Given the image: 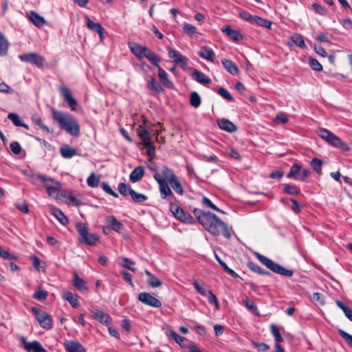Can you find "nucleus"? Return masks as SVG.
<instances>
[{
  "label": "nucleus",
  "mask_w": 352,
  "mask_h": 352,
  "mask_svg": "<svg viewBox=\"0 0 352 352\" xmlns=\"http://www.w3.org/2000/svg\"><path fill=\"white\" fill-rule=\"evenodd\" d=\"M193 213L199 223L210 233L214 236L222 233L226 238L230 239L231 233L228 227L216 214L198 208H195Z\"/></svg>",
  "instance_id": "1"
},
{
  "label": "nucleus",
  "mask_w": 352,
  "mask_h": 352,
  "mask_svg": "<svg viewBox=\"0 0 352 352\" xmlns=\"http://www.w3.org/2000/svg\"><path fill=\"white\" fill-rule=\"evenodd\" d=\"M176 177L173 170L166 166L162 167V174L155 171L153 177L159 184L160 195L162 199H166L168 197H170L171 199L175 198L174 194L168 186V183L171 182Z\"/></svg>",
  "instance_id": "2"
},
{
  "label": "nucleus",
  "mask_w": 352,
  "mask_h": 352,
  "mask_svg": "<svg viewBox=\"0 0 352 352\" xmlns=\"http://www.w3.org/2000/svg\"><path fill=\"white\" fill-rule=\"evenodd\" d=\"M52 117L58 126L69 134L77 136L80 133L79 124L71 115L59 111H53Z\"/></svg>",
  "instance_id": "3"
},
{
  "label": "nucleus",
  "mask_w": 352,
  "mask_h": 352,
  "mask_svg": "<svg viewBox=\"0 0 352 352\" xmlns=\"http://www.w3.org/2000/svg\"><path fill=\"white\" fill-rule=\"evenodd\" d=\"M31 177L35 180H40L44 184L49 196L55 199H59L60 192L62 188V184L60 182L55 181L50 177L39 173L32 175Z\"/></svg>",
  "instance_id": "4"
},
{
  "label": "nucleus",
  "mask_w": 352,
  "mask_h": 352,
  "mask_svg": "<svg viewBox=\"0 0 352 352\" xmlns=\"http://www.w3.org/2000/svg\"><path fill=\"white\" fill-rule=\"evenodd\" d=\"M131 52L138 58H146L151 64L157 65V62L161 61V57L155 54L148 47L135 43L130 47Z\"/></svg>",
  "instance_id": "5"
},
{
  "label": "nucleus",
  "mask_w": 352,
  "mask_h": 352,
  "mask_svg": "<svg viewBox=\"0 0 352 352\" xmlns=\"http://www.w3.org/2000/svg\"><path fill=\"white\" fill-rule=\"evenodd\" d=\"M254 256L262 264L265 265L272 272L286 277H291L293 276V271L287 270L280 265L276 263L272 260L261 254L260 253L255 252Z\"/></svg>",
  "instance_id": "6"
},
{
  "label": "nucleus",
  "mask_w": 352,
  "mask_h": 352,
  "mask_svg": "<svg viewBox=\"0 0 352 352\" xmlns=\"http://www.w3.org/2000/svg\"><path fill=\"white\" fill-rule=\"evenodd\" d=\"M76 229L80 234V242L88 245L94 246L99 241V236L88 231V227L82 223L76 224Z\"/></svg>",
  "instance_id": "7"
},
{
  "label": "nucleus",
  "mask_w": 352,
  "mask_h": 352,
  "mask_svg": "<svg viewBox=\"0 0 352 352\" xmlns=\"http://www.w3.org/2000/svg\"><path fill=\"white\" fill-rule=\"evenodd\" d=\"M318 135L335 147L341 148L345 151L349 149L348 145L344 143L339 137L326 129H320Z\"/></svg>",
  "instance_id": "8"
},
{
  "label": "nucleus",
  "mask_w": 352,
  "mask_h": 352,
  "mask_svg": "<svg viewBox=\"0 0 352 352\" xmlns=\"http://www.w3.org/2000/svg\"><path fill=\"white\" fill-rule=\"evenodd\" d=\"M32 311L43 328L46 329L52 328V320L50 314L36 307L32 308Z\"/></svg>",
  "instance_id": "9"
},
{
  "label": "nucleus",
  "mask_w": 352,
  "mask_h": 352,
  "mask_svg": "<svg viewBox=\"0 0 352 352\" xmlns=\"http://www.w3.org/2000/svg\"><path fill=\"white\" fill-rule=\"evenodd\" d=\"M170 210L174 217L178 220L186 223H194V219L192 216L188 212L184 211L183 209L176 204L171 202L170 204Z\"/></svg>",
  "instance_id": "10"
},
{
  "label": "nucleus",
  "mask_w": 352,
  "mask_h": 352,
  "mask_svg": "<svg viewBox=\"0 0 352 352\" xmlns=\"http://www.w3.org/2000/svg\"><path fill=\"white\" fill-rule=\"evenodd\" d=\"M19 58L23 62L34 65L38 67H42L45 60L43 56L34 52L20 54L19 56Z\"/></svg>",
  "instance_id": "11"
},
{
  "label": "nucleus",
  "mask_w": 352,
  "mask_h": 352,
  "mask_svg": "<svg viewBox=\"0 0 352 352\" xmlns=\"http://www.w3.org/2000/svg\"><path fill=\"white\" fill-rule=\"evenodd\" d=\"M20 340L27 352H47V350L37 340L28 342L24 336H21Z\"/></svg>",
  "instance_id": "12"
},
{
  "label": "nucleus",
  "mask_w": 352,
  "mask_h": 352,
  "mask_svg": "<svg viewBox=\"0 0 352 352\" xmlns=\"http://www.w3.org/2000/svg\"><path fill=\"white\" fill-rule=\"evenodd\" d=\"M168 56L174 60L175 64L179 65L184 69H188V59L179 52L168 47Z\"/></svg>",
  "instance_id": "13"
},
{
  "label": "nucleus",
  "mask_w": 352,
  "mask_h": 352,
  "mask_svg": "<svg viewBox=\"0 0 352 352\" xmlns=\"http://www.w3.org/2000/svg\"><path fill=\"white\" fill-rule=\"evenodd\" d=\"M138 300L142 303L153 307L159 308L162 306V302L160 300L147 292L140 293Z\"/></svg>",
  "instance_id": "14"
},
{
  "label": "nucleus",
  "mask_w": 352,
  "mask_h": 352,
  "mask_svg": "<svg viewBox=\"0 0 352 352\" xmlns=\"http://www.w3.org/2000/svg\"><path fill=\"white\" fill-rule=\"evenodd\" d=\"M85 23L87 27L91 31L96 32L100 36V41H102L104 38V33L105 32L104 28L99 23H95L92 21L89 16H85Z\"/></svg>",
  "instance_id": "15"
},
{
  "label": "nucleus",
  "mask_w": 352,
  "mask_h": 352,
  "mask_svg": "<svg viewBox=\"0 0 352 352\" xmlns=\"http://www.w3.org/2000/svg\"><path fill=\"white\" fill-rule=\"evenodd\" d=\"M59 90L61 93L62 96L64 98V100L67 102L68 105L72 109V110H75L77 102L76 99L72 96L70 90L65 86L60 87L59 88Z\"/></svg>",
  "instance_id": "16"
},
{
  "label": "nucleus",
  "mask_w": 352,
  "mask_h": 352,
  "mask_svg": "<svg viewBox=\"0 0 352 352\" xmlns=\"http://www.w3.org/2000/svg\"><path fill=\"white\" fill-rule=\"evenodd\" d=\"M159 63L157 62V65H153L157 68L158 77L161 83L169 89H173L174 84L169 80L167 72L160 66Z\"/></svg>",
  "instance_id": "17"
},
{
  "label": "nucleus",
  "mask_w": 352,
  "mask_h": 352,
  "mask_svg": "<svg viewBox=\"0 0 352 352\" xmlns=\"http://www.w3.org/2000/svg\"><path fill=\"white\" fill-rule=\"evenodd\" d=\"M27 17L37 28H41L47 23L45 19L35 11L27 13Z\"/></svg>",
  "instance_id": "18"
},
{
  "label": "nucleus",
  "mask_w": 352,
  "mask_h": 352,
  "mask_svg": "<svg viewBox=\"0 0 352 352\" xmlns=\"http://www.w3.org/2000/svg\"><path fill=\"white\" fill-rule=\"evenodd\" d=\"M91 316L102 324L109 325L112 322L111 317L102 310L94 312Z\"/></svg>",
  "instance_id": "19"
},
{
  "label": "nucleus",
  "mask_w": 352,
  "mask_h": 352,
  "mask_svg": "<svg viewBox=\"0 0 352 352\" xmlns=\"http://www.w3.org/2000/svg\"><path fill=\"white\" fill-rule=\"evenodd\" d=\"M165 333L169 340H173L181 346L186 347V346L184 344V342L186 340V338L182 337L177 334L175 331L170 328L165 329Z\"/></svg>",
  "instance_id": "20"
},
{
  "label": "nucleus",
  "mask_w": 352,
  "mask_h": 352,
  "mask_svg": "<svg viewBox=\"0 0 352 352\" xmlns=\"http://www.w3.org/2000/svg\"><path fill=\"white\" fill-rule=\"evenodd\" d=\"M67 352H86L82 345L77 341H67L64 344Z\"/></svg>",
  "instance_id": "21"
},
{
  "label": "nucleus",
  "mask_w": 352,
  "mask_h": 352,
  "mask_svg": "<svg viewBox=\"0 0 352 352\" xmlns=\"http://www.w3.org/2000/svg\"><path fill=\"white\" fill-rule=\"evenodd\" d=\"M72 285L80 292L87 291L88 289L87 282L80 278L76 272L73 274Z\"/></svg>",
  "instance_id": "22"
},
{
  "label": "nucleus",
  "mask_w": 352,
  "mask_h": 352,
  "mask_svg": "<svg viewBox=\"0 0 352 352\" xmlns=\"http://www.w3.org/2000/svg\"><path fill=\"white\" fill-rule=\"evenodd\" d=\"M192 77L193 78V79H195L199 83L202 84V85H208L211 82V79L209 77H208L203 72H201L199 70H197V69H192Z\"/></svg>",
  "instance_id": "23"
},
{
  "label": "nucleus",
  "mask_w": 352,
  "mask_h": 352,
  "mask_svg": "<svg viewBox=\"0 0 352 352\" xmlns=\"http://www.w3.org/2000/svg\"><path fill=\"white\" fill-rule=\"evenodd\" d=\"M63 298L65 300L68 301L72 307H77L79 306L78 300L80 296L76 294H74L69 291H64L63 292Z\"/></svg>",
  "instance_id": "24"
},
{
  "label": "nucleus",
  "mask_w": 352,
  "mask_h": 352,
  "mask_svg": "<svg viewBox=\"0 0 352 352\" xmlns=\"http://www.w3.org/2000/svg\"><path fill=\"white\" fill-rule=\"evenodd\" d=\"M198 55L208 61L212 63L214 62L215 54L214 51L210 47L206 46L202 47L198 52Z\"/></svg>",
  "instance_id": "25"
},
{
  "label": "nucleus",
  "mask_w": 352,
  "mask_h": 352,
  "mask_svg": "<svg viewBox=\"0 0 352 352\" xmlns=\"http://www.w3.org/2000/svg\"><path fill=\"white\" fill-rule=\"evenodd\" d=\"M221 31L230 38L238 41L242 38L241 34L236 30H233L230 25L223 27Z\"/></svg>",
  "instance_id": "26"
},
{
  "label": "nucleus",
  "mask_w": 352,
  "mask_h": 352,
  "mask_svg": "<svg viewBox=\"0 0 352 352\" xmlns=\"http://www.w3.org/2000/svg\"><path fill=\"white\" fill-rule=\"evenodd\" d=\"M218 125L220 129L232 133L237 130L236 126L231 121L227 119H221L218 122Z\"/></svg>",
  "instance_id": "27"
},
{
  "label": "nucleus",
  "mask_w": 352,
  "mask_h": 352,
  "mask_svg": "<svg viewBox=\"0 0 352 352\" xmlns=\"http://www.w3.org/2000/svg\"><path fill=\"white\" fill-rule=\"evenodd\" d=\"M144 175V169L142 166L135 168L130 174L129 179L131 182L135 183L140 181Z\"/></svg>",
  "instance_id": "28"
},
{
  "label": "nucleus",
  "mask_w": 352,
  "mask_h": 352,
  "mask_svg": "<svg viewBox=\"0 0 352 352\" xmlns=\"http://www.w3.org/2000/svg\"><path fill=\"white\" fill-rule=\"evenodd\" d=\"M221 63L224 68L232 75L239 74V69L236 65L229 59L223 58Z\"/></svg>",
  "instance_id": "29"
},
{
  "label": "nucleus",
  "mask_w": 352,
  "mask_h": 352,
  "mask_svg": "<svg viewBox=\"0 0 352 352\" xmlns=\"http://www.w3.org/2000/svg\"><path fill=\"white\" fill-rule=\"evenodd\" d=\"M109 226L117 232H120L124 228V225L120 222L114 216H109L107 219Z\"/></svg>",
  "instance_id": "30"
},
{
  "label": "nucleus",
  "mask_w": 352,
  "mask_h": 352,
  "mask_svg": "<svg viewBox=\"0 0 352 352\" xmlns=\"http://www.w3.org/2000/svg\"><path fill=\"white\" fill-rule=\"evenodd\" d=\"M137 133L141 139L142 144L152 142L150 132L142 125L138 126L137 129Z\"/></svg>",
  "instance_id": "31"
},
{
  "label": "nucleus",
  "mask_w": 352,
  "mask_h": 352,
  "mask_svg": "<svg viewBox=\"0 0 352 352\" xmlns=\"http://www.w3.org/2000/svg\"><path fill=\"white\" fill-rule=\"evenodd\" d=\"M251 24L257 25L258 26L266 28L270 30L271 26H272V21H270L267 19L261 18L258 16L254 15V17H253Z\"/></svg>",
  "instance_id": "32"
},
{
  "label": "nucleus",
  "mask_w": 352,
  "mask_h": 352,
  "mask_svg": "<svg viewBox=\"0 0 352 352\" xmlns=\"http://www.w3.org/2000/svg\"><path fill=\"white\" fill-rule=\"evenodd\" d=\"M147 87L148 89L155 91L157 93H161L164 91L162 87L152 76L148 77V80L147 81Z\"/></svg>",
  "instance_id": "33"
},
{
  "label": "nucleus",
  "mask_w": 352,
  "mask_h": 352,
  "mask_svg": "<svg viewBox=\"0 0 352 352\" xmlns=\"http://www.w3.org/2000/svg\"><path fill=\"white\" fill-rule=\"evenodd\" d=\"M9 48V43L4 34L0 30V56H6Z\"/></svg>",
  "instance_id": "34"
},
{
  "label": "nucleus",
  "mask_w": 352,
  "mask_h": 352,
  "mask_svg": "<svg viewBox=\"0 0 352 352\" xmlns=\"http://www.w3.org/2000/svg\"><path fill=\"white\" fill-rule=\"evenodd\" d=\"M60 153L64 158H71L77 154V151L67 145L62 146Z\"/></svg>",
  "instance_id": "35"
},
{
  "label": "nucleus",
  "mask_w": 352,
  "mask_h": 352,
  "mask_svg": "<svg viewBox=\"0 0 352 352\" xmlns=\"http://www.w3.org/2000/svg\"><path fill=\"white\" fill-rule=\"evenodd\" d=\"M51 212L63 225L68 223L67 218L60 209L52 208Z\"/></svg>",
  "instance_id": "36"
},
{
  "label": "nucleus",
  "mask_w": 352,
  "mask_h": 352,
  "mask_svg": "<svg viewBox=\"0 0 352 352\" xmlns=\"http://www.w3.org/2000/svg\"><path fill=\"white\" fill-rule=\"evenodd\" d=\"M301 171V166L298 164H294L290 168L289 172L287 174V177L294 178L298 179L300 173Z\"/></svg>",
  "instance_id": "37"
},
{
  "label": "nucleus",
  "mask_w": 352,
  "mask_h": 352,
  "mask_svg": "<svg viewBox=\"0 0 352 352\" xmlns=\"http://www.w3.org/2000/svg\"><path fill=\"white\" fill-rule=\"evenodd\" d=\"M248 267L253 272L261 274V275H270V272L265 271L262 269L260 266H258L256 263L254 262H249L248 263Z\"/></svg>",
  "instance_id": "38"
},
{
  "label": "nucleus",
  "mask_w": 352,
  "mask_h": 352,
  "mask_svg": "<svg viewBox=\"0 0 352 352\" xmlns=\"http://www.w3.org/2000/svg\"><path fill=\"white\" fill-rule=\"evenodd\" d=\"M173 189L179 195H182L184 194L183 187L178 180L177 177L173 179L171 182H169Z\"/></svg>",
  "instance_id": "39"
},
{
  "label": "nucleus",
  "mask_w": 352,
  "mask_h": 352,
  "mask_svg": "<svg viewBox=\"0 0 352 352\" xmlns=\"http://www.w3.org/2000/svg\"><path fill=\"white\" fill-rule=\"evenodd\" d=\"M292 42L300 48H305L306 45L305 43L304 37L300 34H294L291 36Z\"/></svg>",
  "instance_id": "40"
},
{
  "label": "nucleus",
  "mask_w": 352,
  "mask_h": 352,
  "mask_svg": "<svg viewBox=\"0 0 352 352\" xmlns=\"http://www.w3.org/2000/svg\"><path fill=\"white\" fill-rule=\"evenodd\" d=\"M283 191L291 195H297L300 193V189L296 186L289 184H285Z\"/></svg>",
  "instance_id": "41"
},
{
  "label": "nucleus",
  "mask_w": 352,
  "mask_h": 352,
  "mask_svg": "<svg viewBox=\"0 0 352 352\" xmlns=\"http://www.w3.org/2000/svg\"><path fill=\"white\" fill-rule=\"evenodd\" d=\"M190 104L195 108H197L200 106L201 98L197 92L193 91L190 94Z\"/></svg>",
  "instance_id": "42"
},
{
  "label": "nucleus",
  "mask_w": 352,
  "mask_h": 352,
  "mask_svg": "<svg viewBox=\"0 0 352 352\" xmlns=\"http://www.w3.org/2000/svg\"><path fill=\"white\" fill-rule=\"evenodd\" d=\"M323 164V162L318 158H314L311 161V166L312 168L318 174H322V165Z\"/></svg>",
  "instance_id": "43"
},
{
  "label": "nucleus",
  "mask_w": 352,
  "mask_h": 352,
  "mask_svg": "<svg viewBox=\"0 0 352 352\" xmlns=\"http://www.w3.org/2000/svg\"><path fill=\"white\" fill-rule=\"evenodd\" d=\"M118 190L120 193L123 196H131L133 189L131 188L130 186L124 183H120L118 185Z\"/></svg>",
  "instance_id": "44"
},
{
  "label": "nucleus",
  "mask_w": 352,
  "mask_h": 352,
  "mask_svg": "<svg viewBox=\"0 0 352 352\" xmlns=\"http://www.w3.org/2000/svg\"><path fill=\"white\" fill-rule=\"evenodd\" d=\"M131 197L133 201L138 203L144 202L147 199V197L145 195L137 192L134 190H133Z\"/></svg>",
  "instance_id": "45"
},
{
  "label": "nucleus",
  "mask_w": 352,
  "mask_h": 352,
  "mask_svg": "<svg viewBox=\"0 0 352 352\" xmlns=\"http://www.w3.org/2000/svg\"><path fill=\"white\" fill-rule=\"evenodd\" d=\"M270 329L271 333L274 337L276 343L283 342V339L279 332V329H278V327L275 324H272L270 325Z\"/></svg>",
  "instance_id": "46"
},
{
  "label": "nucleus",
  "mask_w": 352,
  "mask_h": 352,
  "mask_svg": "<svg viewBox=\"0 0 352 352\" xmlns=\"http://www.w3.org/2000/svg\"><path fill=\"white\" fill-rule=\"evenodd\" d=\"M218 94L225 98L226 100L230 101V102H234V98L232 96V95L224 88L220 87L217 90Z\"/></svg>",
  "instance_id": "47"
},
{
  "label": "nucleus",
  "mask_w": 352,
  "mask_h": 352,
  "mask_svg": "<svg viewBox=\"0 0 352 352\" xmlns=\"http://www.w3.org/2000/svg\"><path fill=\"white\" fill-rule=\"evenodd\" d=\"M147 283L152 287H160L162 284V281L155 275L148 278Z\"/></svg>",
  "instance_id": "48"
},
{
  "label": "nucleus",
  "mask_w": 352,
  "mask_h": 352,
  "mask_svg": "<svg viewBox=\"0 0 352 352\" xmlns=\"http://www.w3.org/2000/svg\"><path fill=\"white\" fill-rule=\"evenodd\" d=\"M192 285L196 291L202 296H207L209 290H207L203 285H200L196 280H194Z\"/></svg>",
  "instance_id": "49"
},
{
  "label": "nucleus",
  "mask_w": 352,
  "mask_h": 352,
  "mask_svg": "<svg viewBox=\"0 0 352 352\" xmlns=\"http://www.w3.org/2000/svg\"><path fill=\"white\" fill-rule=\"evenodd\" d=\"M202 203L206 205L207 207L211 208V209H213L215 211H217V212H221V213H224V212L223 210H221V209H219L218 207H217L212 201L210 199H208V197H204L203 199H202Z\"/></svg>",
  "instance_id": "50"
},
{
  "label": "nucleus",
  "mask_w": 352,
  "mask_h": 352,
  "mask_svg": "<svg viewBox=\"0 0 352 352\" xmlns=\"http://www.w3.org/2000/svg\"><path fill=\"white\" fill-rule=\"evenodd\" d=\"M8 118L16 126H19V125L21 124L22 120L19 115L15 113H10L8 115Z\"/></svg>",
  "instance_id": "51"
},
{
  "label": "nucleus",
  "mask_w": 352,
  "mask_h": 352,
  "mask_svg": "<svg viewBox=\"0 0 352 352\" xmlns=\"http://www.w3.org/2000/svg\"><path fill=\"white\" fill-rule=\"evenodd\" d=\"M338 333L346 342L349 346L352 348V336L342 329H339Z\"/></svg>",
  "instance_id": "52"
},
{
  "label": "nucleus",
  "mask_w": 352,
  "mask_h": 352,
  "mask_svg": "<svg viewBox=\"0 0 352 352\" xmlns=\"http://www.w3.org/2000/svg\"><path fill=\"white\" fill-rule=\"evenodd\" d=\"M183 30L185 33L192 36L196 34L197 28L190 23H185L183 27Z\"/></svg>",
  "instance_id": "53"
},
{
  "label": "nucleus",
  "mask_w": 352,
  "mask_h": 352,
  "mask_svg": "<svg viewBox=\"0 0 352 352\" xmlns=\"http://www.w3.org/2000/svg\"><path fill=\"white\" fill-rule=\"evenodd\" d=\"M87 183L90 187H96L99 183V179L97 178L94 173H91L87 178Z\"/></svg>",
  "instance_id": "54"
},
{
  "label": "nucleus",
  "mask_w": 352,
  "mask_h": 352,
  "mask_svg": "<svg viewBox=\"0 0 352 352\" xmlns=\"http://www.w3.org/2000/svg\"><path fill=\"white\" fill-rule=\"evenodd\" d=\"M0 257L4 259L16 260L17 257L15 255L10 254L7 250L0 246Z\"/></svg>",
  "instance_id": "55"
},
{
  "label": "nucleus",
  "mask_w": 352,
  "mask_h": 352,
  "mask_svg": "<svg viewBox=\"0 0 352 352\" xmlns=\"http://www.w3.org/2000/svg\"><path fill=\"white\" fill-rule=\"evenodd\" d=\"M10 148L11 151L15 155H19L21 152V150H22V148H21L20 144L16 141L10 143Z\"/></svg>",
  "instance_id": "56"
},
{
  "label": "nucleus",
  "mask_w": 352,
  "mask_h": 352,
  "mask_svg": "<svg viewBox=\"0 0 352 352\" xmlns=\"http://www.w3.org/2000/svg\"><path fill=\"white\" fill-rule=\"evenodd\" d=\"M145 146L146 153L149 157H153L155 155V147L153 144V142H147L145 144H143Z\"/></svg>",
  "instance_id": "57"
},
{
  "label": "nucleus",
  "mask_w": 352,
  "mask_h": 352,
  "mask_svg": "<svg viewBox=\"0 0 352 352\" xmlns=\"http://www.w3.org/2000/svg\"><path fill=\"white\" fill-rule=\"evenodd\" d=\"M64 197L67 198L69 204H72L73 205L76 206L81 204V201L77 199L70 192L67 195H66V194L65 193Z\"/></svg>",
  "instance_id": "58"
},
{
  "label": "nucleus",
  "mask_w": 352,
  "mask_h": 352,
  "mask_svg": "<svg viewBox=\"0 0 352 352\" xmlns=\"http://www.w3.org/2000/svg\"><path fill=\"white\" fill-rule=\"evenodd\" d=\"M207 295L208 296V302L210 304L214 305L215 307L218 309L219 305L218 300H217V298L216 297V296L210 290L208 291V292L207 293Z\"/></svg>",
  "instance_id": "59"
},
{
  "label": "nucleus",
  "mask_w": 352,
  "mask_h": 352,
  "mask_svg": "<svg viewBox=\"0 0 352 352\" xmlns=\"http://www.w3.org/2000/svg\"><path fill=\"white\" fill-rule=\"evenodd\" d=\"M254 347L261 351H266L270 349V346L264 342H255L252 343Z\"/></svg>",
  "instance_id": "60"
},
{
  "label": "nucleus",
  "mask_w": 352,
  "mask_h": 352,
  "mask_svg": "<svg viewBox=\"0 0 352 352\" xmlns=\"http://www.w3.org/2000/svg\"><path fill=\"white\" fill-rule=\"evenodd\" d=\"M102 188L104 190V192L107 193L112 195L114 197H118V195L112 190L111 186L107 183V182H102Z\"/></svg>",
  "instance_id": "61"
},
{
  "label": "nucleus",
  "mask_w": 352,
  "mask_h": 352,
  "mask_svg": "<svg viewBox=\"0 0 352 352\" xmlns=\"http://www.w3.org/2000/svg\"><path fill=\"white\" fill-rule=\"evenodd\" d=\"M310 66L315 71L320 72L322 70V65L316 59H310Z\"/></svg>",
  "instance_id": "62"
},
{
  "label": "nucleus",
  "mask_w": 352,
  "mask_h": 352,
  "mask_svg": "<svg viewBox=\"0 0 352 352\" xmlns=\"http://www.w3.org/2000/svg\"><path fill=\"white\" fill-rule=\"evenodd\" d=\"M33 297L37 300H44L47 297V292L45 290L39 289L34 294Z\"/></svg>",
  "instance_id": "63"
},
{
  "label": "nucleus",
  "mask_w": 352,
  "mask_h": 352,
  "mask_svg": "<svg viewBox=\"0 0 352 352\" xmlns=\"http://www.w3.org/2000/svg\"><path fill=\"white\" fill-rule=\"evenodd\" d=\"M243 304L247 307V309L251 311L256 310V304L253 301H251L248 298H246L243 300Z\"/></svg>",
  "instance_id": "64"
}]
</instances>
